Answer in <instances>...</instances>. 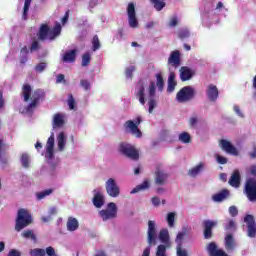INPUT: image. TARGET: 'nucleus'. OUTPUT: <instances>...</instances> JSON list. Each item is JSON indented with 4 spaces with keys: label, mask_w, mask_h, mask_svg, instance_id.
Returning <instances> with one entry per match:
<instances>
[{
    "label": "nucleus",
    "mask_w": 256,
    "mask_h": 256,
    "mask_svg": "<svg viewBox=\"0 0 256 256\" xmlns=\"http://www.w3.org/2000/svg\"><path fill=\"white\" fill-rule=\"evenodd\" d=\"M156 81L151 80L148 86L139 84L136 88V97L140 105L148 103V112L153 113L155 107H157V93H163L165 89V80L161 73L155 75Z\"/></svg>",
    "instance_id": "f257e3e1"
},
{
    "label": "nucleus",
    "mask_w": 256,
    "mask_h": 256,
    "mask_svg": "<svg viewBox=\"0 0 256 256\" xmlns=\"http://www.w3.org/2000/svg\"><path fill=\"white\" fill-rule=\"evenodd\" d=\"M45 95L43 90H36L32 93L31 86L29 84H24L22 87V96L25 102L31 101V103L24 109H20L21 113H33L35 111V107H37V103L39 100Z\"/></svg>",
    "instance_id": "f03ea898"
},
{
    "label": "nucleus",
    "mask_w": 256,
    "mask_h": 256,
    "mask_svg": "<svg viewBox=\"0 0 256 256\" xmlns=\"http://www.w3.org/2000/svg\"><path fill=\"white\" fill-rule=\"evenodd\" d=\"M143 123V117L138 115L134 119H130L124 123V129L126 133H130L136 137V139H141L143 137V132L139 129V125Z\"/></svg>",
    "instance_id": "7ed1b4c3"
},
{
    "label": "nucleus",
    "mask_w": 256,
    "mask_h": 256,
    "mask_svg": "<svg viewBox=\"0 0 256 256\" xmlns=\"http://www.w3.org/2000/svg\"><path fill=\"white\" fill-rule=\"evenodd\" d=\"M61 35V24L56 23L53 29H49L47 24H42L38 33L39 39L45 41V39H49V41H53L56 37Z\"/></svg>",
    "instance_id": "20e7f679"
},
{
    "label": "nucleus",
    "mask_w": 256,
    "mask_h": 256,
    "mask_svg": "<svg viewBox=\"0 0 256 256\" xmlns=\"http://www.w3.org/2000/svg\"><path fill=\"white\" fill-rule=\"evenodd\" d=\"M147 240L149 246L144 249L142 256H150L151 245H156L157 243V224L153 220L148 222Z\"/></svg>",
    "instance_id": "39448f33"
},
{
    "label": "nucleus",
    "mask_w": 256,
    "mask_h": 256,
    "mask_svg": "<svg viewBox=\"0 0 256 256\" xmlns=\"http://www.w3.org/2000/svg\"><path fill=\"white\" fill-rule=\"evenodd\" d=\"M33 221V218L31 217V213H29V210L26 209H20L18 211L17 219H16V231H22V229H25V227H29Z\"/></svg>",
    "instance_id": "423d86ee"
},
{
    "label": "nucleus",
    "mask_w": 256,
    "mask_h": 256,
    "mask_svg": "<svg viewBox=\"0 0 256 256\" xmlns=\"http://www.w3.org/2000/svg\"><path fill=\"white\" fill-rule=\"evenodd\" d=\"M117 212V204H115V202H109L106 208L100 210L98 214L102 221H111L112 219L117 218Z\"/></svg>",
    "instance_id": "0eeeda50"
},
{
    "label": "nucleus",
    "mask_w": 256,
    "mask_h": 256,
    "mask_svg": "<svg viewBox=\"0 0 256 256\" xmlns=\"http://www.w3.org/2000/svg\"><path fill=\"white\" fill-rule=\"evenodd\" d=\"M105 190L108 197H112L113 199H117L119 195H121V188L119 184H117V180L115 178H109L105 182Z\"/></svg>",
    "instance_id": "6e6552de"
},
{
    "label": "nucleus",
    "mask_w": 256,
    "mask_h": 256,
    "mask_svg": "<svg viewBox=\"0 0 256 256\" xmlns=\"http://www.w3.org/2000/svg\"><path fill=\"white\" fill-rule=\"evenodd\" d=\"M194 97L195 89L191 86H185L176 94V101L178 103H188Z\"/></svg>",
    "instance_id": "1a4fd4ad"
},
{
    "label": "nucleus",
    "mask_w": 256,
    "mask_h": 256,
    "mask_svg": "<svg viewBox=\"0 0 256 256\" xmlns=\"http://www.w3.org/2000/svg\"><path fill=\"white\" fill-rule=\"evenodd\" d=\"M44 157L50 165H53V159H55V134H51L48 138L45 146Z\"/></svg>",
    "instance_id": "9d476101"
},
{
    "label": "nucleus",
    "mask_w": 256,
    "mask_h": 256,
    "mask_svg": "<svg viewBox=\"0 0 256 256\" xmlns=\"http://www.w3.org/2000/svg\"><path fill=\"white\" fill-rule=\"evenodd\" d=\"M119 151L128 159H132L133 161H137L139 159V151L135 149V147L131 144H127L125 142L119 145Z\"/></svg>",
    "instance_id": "9b49d317"
},
{
    "label": "nucleus",
    "mask_w": 256,
    "mask_h": 256,
    "mask_svg": "<svg viewBox=\"0 0 256 256\" xmlns=\"http://www.w3.org/2000/svg\"><path fill=\"white\" fill-rule=\"evenodd\" d=\"M128 23L132 29L139 27V21L137 20V13L135 12V4L129 3L127 7Z\"/></svg>",
    "instance_id": "f8f14e48"
},
{
    "label": "nucleus",
    "mask_w": 256,
    "mask_h": 256,
    "mask_svg": "<svg viewBox=\"0 0 256 256\" xmlns=\"http://www.w3.org/2000/svg\"><path fill=\"white\" fill-rule=\"evenodd\" d=\"M67 139L68 135L65 131H60L56 135V151H58L59 153H63L67 150Z\"/></svg>",
    "instance_id": "ddd939ff"
},
{
    "label": "nucleus",
    "mask_w": 256,
    "mask_h": 256,
    "mask_svg": "<svg viewBox=\"0 0 256 256\" xmlns=\"http://www.w3.org/2000/svg\"><path fill=\"white\" fill-rule=\"evenodd\" d=\"M245 191L249 201H256V180L255 179L247 180Z\"/></svg>",
    "instance_id": "4468645a"
},
{
    "label": "nucleus",
    "mask_w": 256,
    "mask_h": 256,
    "mask_svg": "<svg viewBox=\"0 0 256 256\" xmlns=\"http://www.w3.org/2000/svg\"><path fill=\"white\" fill-rule=\"evenodd\" d=\"M93 195L92 203L94 207L101 209L105 205V195L99 189H95Z\"/></svg>",
    "instance_id": "2eb2a0df"
},
{
    "label": "nucleus",
    "mask_w": 256,
    "mask_h": 256,
    "mask_svg": "<svg viewBox=\"0 0 256 256\" xmlns=\"http://www.w3.org/2000/svg\"><path fill=\"white\" fill-rule=\"evenodd\" d=\"M244 222L248 227V237H256V224L253 215H246L244 218Z\"/></svg>",
    "instance_id": "dca6fc26"
},
{
    "label": "nucleus",
    "mask_w": 256,
    "mask_h": 256,
    "mask_svg": "<svg viewBox=\"0 0 256 256\" xmlns=\"http://www.w3.org/2000/svg\"><path fill=\"white\" fill-rule=\"evenodd\" d=\"M220 147L229 155H234L235 157L239 155V150H237V148H235V146H233V144H231V142H229L228 140H221Z\"/></svg>",
    "instance_id": "f3484780"
},
{
    "label": "nucleus",
    "mask_w": 256,
    "mask_h": 256,
    "mask_svg": "<svg viewBox=\"0 0 256 256\" xmlns=\"http://www.w3.org/2000/svg\"><path fill=\"white\" fill-rule=\"evenodd\" d=\"M65 125V114L57 113L54 114L52 119L53 129H61Z\"/></svg>",
    "instance_id": "a211bd4d"
},
{
    "label": "nucleus",
    "mask_w": 256,
    "mask_h": 256,
    "mask_svg": "<svg viewBox=\"0 0 256 256\" xmlns=\"http://www.w3.org/2000/svg\"><path fill=\"white\" fill-rule=\"evenodd\" d=\"M206 95L209 101H217L219 97V89H217V86L210 84L206 89Z\"/></svg>",
    "instance_id": "6ab92c4d"
},
{
    "label": "nucleus",
    "mask_w": 256,
    "mask_h": 256,
    "mask_svg": "<svg viewBox=\"0 0 256 256\" xmlns=\"http://www.w3.org/2000/svg\"><path fill=\"white\" fill-rule=\"evenodd\" d=\"M217 225V221L206 220L204 221V237L211 239L212 229Z\"/></svg>",
    "instance_id": "aec40b11"
},
{
    "label": "nucleus",
    "mask_w": 256,
    "mask_h": 256,
    "mask_svg": "<svg viewBox=\"0 0 256 256\" xmlns=\"http://www.w3.org/2000/svg\"><path fill=\"white\" fill-rule=\"evenodd\" d=\"M181 63V54L179 51H173L168 58V65H172V67H179Z\"/></svg>",
    "instance_id": "412c9836"
},
{
    "label": "nucleus",
    "mask_w": 256,
    "mask_h": 256,
    "mask_svg": "<svg viewBox=\"0 0 256 256\" xmlns=\"http://www.w3.org/2000/svg\"><path fill=\"white\" fill-rule=\"evenodd\" d=\"M195 75V72L190 69L189 67H182L180 69V79L181 81H189L190 79L193 78Z\"/></svg>",
    "instance_id": "4be33fe9"
},
{
    "label": "nucleus",
    "mask_w": 256,
    "mask_h": 256,
    "mask_svg": "<svg viewBox=\"0 0 256 256\" xmlns=\"http://www.w3.org/2000/svg\"><path fill=\"white\" fill-rule=\"evenodd\" d=\"M66 229L71 233H73L74 231H77V229H79V220H77V218L73 216L68 217L67 223H66Z\"/></svg>",
    "instance_id": "5701e85b"
},
{
    "label": "nucleus",
    "mask_w": 256,
    "mask_h": 256,
    "mask_svg": "<svg viewBox=\"0 0 256 256\" xmlns=\"http://www.w3.org/2000/svg\"><path fill=\"white\" fill-rule=\"evenodd\" d=\"M158 238L160 239L161 243H163V245H166V247H171V240L169 238V230L167 228L160 230Z\"/></svg>",
    "instance_id": "b1692460"
},
{
    "label": "nucleus",
    "mask_w": 256,
    "mask_h": 256,
    "mask_svg": "<svg viewBox=\"0 0 256 256\" xmlns=\"http://www.w3.org/2000/svg\"><path fill=\"white\" fill-rule=\"evenodd\" d=\"M235 247H237V243H235V239L233 238V235L231 234L226 235L225 248L228 251V253L235 251Z\"/></svg>",
    "instance_id": "393cba45"
},
{
    "label": "nucleus",
    "mask_w": 256,
    "mask_h": 256,
    "mask_svg": "<svg viewBox=\"0 0 256 256\" xmlns=\"http://www.w3.org/2000/svg\"><path fill=\"white\" fill-rule=\"evenodd\" d=\"M168 177H169V175H167V173H165V171L158 170L156 172V177H155L156 185H165V183H167Z\"/></svg>",
    "instance_id": "a878e982"
},
{
    "label": "nucleus",
    "mask_w": 256,
    "mask_h": 256,
    "mask_svg": "<svg viewBox=\"0 0 256 256\" xmlns=\"http://www.w3.org/2000/svg\"><path fill=\"white\" fill-rule=\"evenodd\" d=\"M240 184H241V174L239 173V170H235L232 176L230 177L229 185H231V187L237 188L239 187Z\"/></svg>",
    "instance_id": "bb28decb"
},
{
    "label": "nucleus",
    "mask_w": 256,
    "mask_h": 256,
    "mask_svg": "<svg viewBox=\"0 0 256 256\" xmlns=\"http://www.w3.org/2000/svg\"><path fill=\"white\" fill-rule=\"evenodd\" d=\"M203 169H205V163L200 162L192 169H190L188 173L190 177H197L198 175H201V173H203Z\"/></svg>",
    "instance_id": "cd10ccee"
},
{
    "label": "nucleus",
    "mask_w": 256,
    "mask_h": 256,
    "mask_svg": "<svg viewBox=\"0 0 256 256\" xmlns=\"http://www.w3.org/2000/svg\"><path fill=\"white\" fill-rule=\"evenodd\" d=\"M188 234H189V228L187 227H183L182 230L178 232L175 240V242L177 243V246L183 247V239H185V237H187Z\"/></svg>",
    "instance_id": "c85d7f7f"
},
{
    "label": "nucleus",
    "mask_w": 256,
    "mask_h": 256,
    "mask_svg": "<svg viewBox=\"0 0 256 256\" xmlns=\"http://www.w3.org/2000/svg\"><path fill=\"white\" fill-rule=\"evenodd\" d=\"M76 57H77V50H68L62 56V61H64L65 63H73Z\"/></svg>",
    "instance_id": "c756f323"
},
{
    "label": "nucleus",
    "mask_w": 256,
    "mask_h": 256,
    "mask_svg": "<svg viewBox=\"0 0 256 256\" xmlns=\"http://www.w3.org/2000/svg\"><path fill=\"white\" fill-rule=\"evenodd\" d=\"M175 87H177V81L175 80V73L170 72L168 77V87H167L168 93H173L175 91Z\"/></svg>",
    "instance_id": "7c9ffc66"
},
{
    "label": "nucleus",
    "mask_w": 256,
    "mask_h": 256,
    "mask_svg": "<svg viewBox=\"0 0 256 256\" xmlns=\"http://www.w3.org/2000/svg\"><path fill=\"white\" fill-rule=\"evenodd\" d=\"M20 163L24 169L31 167V156L27 153H23L20 158Z\"/></svg>",
    "instance_id": "2f4dec72"
},
{
    "label": "nucleus",
    "mask_w": 256,
    "mask_h": 256,
    "mask_svg": "<svg viewBox=\"0 0 256 256\" xmlns=\"http://www.w3.org/2000/svg\"><path fill=\"white\" fill-rule=\"evenodd\" d=\"M178 141L183 143V145H189L191 143V134L189 132H181L178 135Z\"/></svg>",
    "instance_id": "473e14b6"
},
{
    "label": "nucleus",
    "mask_w": 256,
    "mask_h": 256,
    "mask_svg": "<svg viewBox=\"0 0 256 256\" xmlns=\"http://www.w3.org/2000/svg\"><path fill=\"white\" fill-rule=\"evenodd\" d=\"M229 197V191L228 190H222L220 193L215 194L212 199L216 203H221V201H224V199H227Z\"/></svg>",
    "instance_id": "72a5a7b5"
},
{
    "label": "nucleus",
    "mask_w": 256,
    "mask_h": 256,
    "mask_svg": "<svg viewBox=\"0 0 256 256\" xmlns=\"http://www.w3.org/2000/svg\"><path fill=\"white\" fill-rule=\"evenodd\" d=\"M177 217V213L176 212H169L166 215V222L168 227H170V229H173V227H175V219Z\"/></svg>",
    "instance_id": "f704fd0d"
},
{
    "label": "nucleus",
    "mask_w": 256,
    "mask_h": 256,
    "mask_svg": "<svg viewBox=\"0 0 256 256\" xmlns=\"http://www.w3.org/2000/svg\"><path fill=\"white\" fill-rule=\"evenodd\" d=\"M150 3L153 5L156 11H163V9H165V6L167 5V3H165V0H150Z\"/></svg>",
    "instance_id": "c9c22d12"
},
{
    "label": "nucleus",
    "mask_w": 256,
    "mask_h": 256,
    "mask_svg": "<svg viewBox=\"0 0 256 256\" xmlns=\"http://www.w3.org/2000/svg\"><path fill=\"white\" fill-rule=\"evenodd\" d=\"M52 193H53V189L49 188V189H46V190L36 193V198L38 199V201H41V200L45 199V197H49V195H51Z\"/></svg>",
    "instance_id": "e433bc0d"
},
{
    "label": "nucleus",
    "mask_w": 256,
    "mask_h": 256,
    "mask_svg": "<svg viewBox=\"0 0 256 256\" xmlns=\"http://www.w3.org/2000/svg\"><path fill=\"white\" fill-rule=\"evenodd\" d=\"M27 55H29V49H27V46H24L20 50V62L21 63H27Z\"/></svg>",
    "instance_id": "4c0bfd02"
},
{
    "label": "nucleus",
    "mask_w": 256,
    "mask_h": 256,
    "mask_svg": "<svg viewBox=\"0 0 256 256\" xmlns=\"http://www.w3.org/2000/svg\"><path fill=\"white\" fill-rule=\"evenodd\" d=\"M167 248H169V246H167L165 244H160L157 247L156 256H167L165 254V253H167Z\"/></svg>",
    "instance_id": "58836bf2"
},
{
    "label": "nucleus",
    "mask_w": 256,
    "mask_h": 256,
    "mask_svg": "<svg viewBox=\"0 0 256 256\" xmlns=\"http://www.w3.org/2000/svg\"><path fill=\"white\" fill-rule=\"evenodd\" d=\"M31 1L32 0H25L24 2V8H23V14L22 19H27V15H29V7H31Z\"/></svg>",
    "instance_id": "ea45409f"
},
{
    "label": "nucleus",
    "mask_w": 256,
    "mask_h": 256,
    "mask_svg": "<svg viewBox=\"0 0 256 256\" xmlns=\"http://www.w3.org/2000/svg\"><path fill=\"white\" fill-rule=\"evenodd\" d=\"M7 149H9V146L5 143L3 138H0V160L3 159V155Z\"/></svg>",
    "instance_id": "a19ab883"
},
{
    "label": "nucleus",
    "mask_w": 256,
    "mask_h": 256,
    "mask_svg": "<svg viewBox=\"0 0 256 256\" xmlns=\"http://www.w3.org/2000/svg\"><path fill=\"white\" fill-rule=\"evenodd\" d=\"M179 25V16L172 15L168 22V27H177Z\"/></svg>",
    "instance_id": "79ce46f5"
},
{
    "label": "nucleus",
    "mask_w": 256,
    "mask_h": 256,
    "mask_svg": "<svg viewBox=\"0 0 256 256\" xmlns=\"http://www.w3.org/2000/svg\"><path fill=\"white\" fill-rule=\"evenodd\" d=\"M89 63H91V53L86 52L82 56V67H87V65H89Z\"/></svg>",
    "instance_id": "37998d69"
},
{
    "label": "nucleus",
    "mask_w": 256,
    "mask_h": 256,
    "mask_svg": "<svg viewBox=\"0 0 256 256\" xmlns=\"http://www.w3.org/2000/svg\"><path fill=\"white\" fill-rule=\"evenodd\" d=\"M101 49V42H99V37L94 36L92 39V51H98Z\"/></svg>",
    "instance_id": "c03bdc74"
},
{
    "label": "nucleus",
    "mask_w": 256,
    "mask_h": 256,
    "mask_svg": "<svg viewBox=\"0 0 256 256\" xmlns=\"http://www.w3.org/2000/svg\"><path fill=\"white\" fill-rule=\"evenodd\" d=\"M233 111L237 117L240 119H245V113H243V110H241V107L239 105H234L233 106Z\"/></svg>",
    "instance_id": "a18cd8bd"
},
{
    "label": "nucleus",
    "mask_w": 256,
    "mask_h": 256,
    "mask_svg": "<svg viewBox=\"0 0 256 256\" xmlns=\"http://www.w3.org/2000/svg\"><path fill=\"white\" fill-rule=\"evenodd\" d=\"M80 87L84 89V91H90L91 90V82L87 79L80 80Z\"/></svg>",
    "instance_id": "49530a36"
},
{
    "label": "nucleus",
    "mask_w": 256,
    "mask_h": 256,
    "mask_svg": "<svg viewBox=\"0 0 256 256\" xmlns=\"http://www.w3.org/2000/svg\"><path fill=\"white\" fill-rule=\"evenodd\" d=\"M31 256H45V249H33L30 251Z\"/></svg>",
    "instance_id": "de8ad7c7"
},
{
    "label": "nucleus",
    "mask_w": 256,
    "mask_h": 256,
    "mask_svg": "<svg viewBox=\"0 0 256 256\" xmlns=\"http://www.w3.org/2000/svg\"><path fill=\"white\" fill-rule=\"evenodd\" d=\"M141 191H147L149 187H151V181L149 179H145L140 185H138Z\"/></svg>",
    "instance_id": "09e8293b"
},
{
    "label": "nucleus",
    "mask_w": 256,
    "mask_h": 256,
    "mask_svg": "<svg viewBox=\"0 0 256 256\" xmlns=\"http://www.w3.org/2000/svg\"><path fill=\"white\" fill-rule=\"evenodd\" d=\"M67 103H68L69 109H70L71 111H73V109H75V98H73V95H72V94H69V95H68Z\"/></svg>",
    "instance_id": "8fccbe9b"
},
{
    "label": "nucleus",
    "mask_w": 256,
    "mask_h": 256,
    "mask_svg": "<svg viewBox=\"0 0 256 256\" xmlns=\"http://www.w3.org/2000/svg\"><path fill=\"white\" fill-rule=\"evenodd\" d=\"M135 71V66H128L125 70V75L127 79H131L133 77V72Z\"/></svg>",
    "instance_id": "3c124183"
},
{
    "label": "nucleus",
    "mask_w": 256,
    "mask_h": 256,
    "mask_svg": "<svg viewBox=\"0 0 256 256\" xmlns=\"http://www.w3.org/2000/svg\"><path fill=\"white\" fill-rule=\"evenodd\" d=\"M45 69H47V63H45V62H41V63L37 64L35 67V71L37 73H43V71H45Z\"/></svg>",
    "instance_id": "603ef678"
},
{
    "label": "nucleus",
    "mask_w": 256,
    "mask_h": 256,
    "mask_svg": "<svg viewBox=\"0 0 256 256\" xmlns=\"http://www.w3.org/2000/svg\"><path fill=\"white\" fill-rule=\"evenodd\" d=\"M215 159H216L217 163H219L220 165L227 164V158L225 156H221L219 154H215Z\"/></svg>",
    "instance_id": "864d4df0"
},
{
    "label": "nucleus",
    "mask_w": 256,
    "mask_h": 256,
    "mask_svg": "<svg viewBox=\"0 0 256 256\" xmlns=\"http://www.w3.org/2000/svg\"><path fill=\"white\" fill-rule=\"evenodd\" d=\"M45 254H46L47 256H59V254H57V252H55V248H53V247H51V246H49V247L46 248Z\"/></svg>",
    "instance_id": "5fc2aeb1"
},
{
    "label": "nucleus",
    "mask_w": 256,
    "mask_h": 256,
    "mask_svg": "<svg viewBox=\"0 0 256 256\" xmlns=\"http://www.w3.org/2000/svg\"><path fill=\"white\" fill-rule=\"evenodd\" d=\"M178 37L180 39H187V37H189V30L187 28L180 30Z\"/></svg>",
    "instance_id": "6e6d98bb"
},
{
    "label": "nucleus",
    "mask_w": 256,
    "mask_h": 256,
    "mask_svg": "<svg viewBox=\"0 0 256 256\" xmlns=\"http://www.w3.org/2000/svg\"><path fill=\"white\" fill-rule=\"evenodd\" d=\"M22 237H24L25 239H35V235L31 230L24 231L22 233Z\"/></svg>",
    "instance_id": "4d7b16f0"
},
{
    "label": "nucleus",
    "mask_w": 256,
    "mask_h": 256,
    "mask_svg": "<svg viewBox=\"0 0 256 256\" xmlns=\"http://www.w3.org/2000/svg\"><path fill=\"white\" fill-rule=\"evenodd\" d=\"M57 213H59V209L55 206H52L48 209V215L50 217H53V215H57Z\"/></svg>",
    "instance_id": "13d9d810"
},
{
    "label": "nucleus",
    "mask_w": 256,
    "mask_h": 256,
    "mask_svg": "<svg viewBox=\"0 0 256 256\" xmlns=\"http://www.w3.org/2000/svg\"><path fill=\"white\" fill-rule=\"evenodd\" d=\"M151 201H152V205H153L154 207H159V206L161 205V199H159V197H157V196H154V197L151 199Z\"/></svg>",
    "instance_id": "bf43d9fd"
},
{
    "label": "nucleus",
    "mask_w": 256,
    "mask_h": 256,
    "mask_svg": "<svg viewBox=\"0 0 256 256\" xmlns=\"http://www.w3.org/2000/svg\"><path fill=\"white\" fill-rule=\"evenodd\" d=\"M227 231H233L235 229V222L233 220H229L228 225L225 226Z\"/></svg>",
    "instance_id": "052dcab7"
},
{
    "label": "nucleus",
    "mask_w": 256,
    "mask_h": 256,
    "mask_svg": "<svg viewBox=\"0 0 256 256\" xmlns=\"http://www.w3.org/2000/svg\"><path fill=\"white\" fill-rule=\"evenodd\" d=\"M197 122H198L197 116H192V117L189 119V125H190V127H195V126L197 125Z\"/></svg>",
    "instance_id": "680f3d73"
},
{
    "label": "nucleus",
    "mask_w": 256,
    "mask_h": 256,
    "mask_svg": "<svg viewBox=\"0 0 256 256\" xmlns=\"http://www.w3.org/2000/svg\"><path fill=\"white\" fill-rule=\"evenodd\" d=\"M182 246H177V256H187V251L181 248Z\"/></svg>",
    "instance_id": "e2e57ef3"
},
{
    "label": "nucleus",
    "mask_w": 256,
    "mask_h": 256,
    "mask_svg": "<svg viewBox=\"0 0 256 256\" xmlns=\"http://www.w3.org/2000/svg\"><path fill=\"white\" fill-rule=\"evenodd\" d=\"M37 49H39V42L33 41L30 47L31 53H33V51H37Z\"/></svg>",
    "instance_id": "0e129e2a"
},
{
    "label": "nucleus",
    "mask_w": 256,
    "mask_h": 256,
    "mask_svg": "<svg viewBox=\"0 0 256 256\" xmlns=\"http://www.w3.org/2000/svg\"><path fill=\"white\" fill-rule=\"evenodd\" d=\"M229 213H230V215H231L232 217L237 216V213H238L237 207L231 206V207L229 208Z\"/></svg>",
    "instance_id": "69168bd1"
},
{
    "label": "nucleus",
    "mask_w": 256,
    "mask_h": 256,
    "mask_svg": "<svg viewBox=\"0 0 256 256\" xmlns=\"http://www.w3.org/2000/svg\"><path fill=\"white\" fill-rule=\"evenodd\" d=\"M8 256H21V253H19L17 250H11Z\"/></svg>",
    "instance_id": "338daca9"
},
{
    "label": "nucleus",
    "mask_w": 256,
    "mask_h": 256,
    "mask_svg": "<svg viewBox=\"0 0 256 256\" xmlns=\"http://www.w3.org/2000/svg\"><path fill=\"white\" fill-rule=\"evenodd\" d=\"M249 172L251 173V175H256V165H252L249 168Z\"/></svg>",
    "instance_id": "774afa93"
}]
</instances>
